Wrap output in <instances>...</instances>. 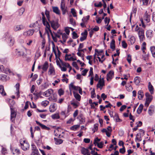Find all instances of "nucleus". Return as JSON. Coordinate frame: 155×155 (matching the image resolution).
Returning a JSON list of instances; mask_svg holds the SVG:
<instances>
[{
	"label": "nucleus",
	"mask_w": 155,
	"mask_h": 155,
	"mask_svg": "<svg viewBox=\"0 0 155 155\" xmlns=\"http://www.w3.org/2000/svg\"><path fill=\"white\" fill-rule=\"evenodd\" d=\"M48 67V62L47 61H45L44 64L43 65L42 67V68L43 71H46L47 70V69Z\"/></svg>",
	"instance_id": "nucleus-18"
},
{
	"label": "nucleus",
	"mask_w": 155,
	"mask_h": 155,
	"mask_svg": "<svg viewBox=\"0 0 155 155\" xmlns=\"http://www.w3.org/2000/svg\"><path fill=\"white\" fill-rule=\"evenodd\" d=\"M71 104L73 105L74 108H76L79 106L80 103L77 101H76L71 102Z\"/></svg>",
	"instance_id": "nucleus-28"
},
{
	"label": "nucleus",
	"mask_w": 155,
	"mask_h": 155,
	"mask_svg": "<svg viewBox=\"0 0 155 155\" xmlns=\"http://www.w3.org/2000/svg\"><path fill=\"white\" fill-rule=\"evenodd\" d=\"M140 78L138 76H136L134 79V82L137 85H138L140 82Z\"/></svg>",
	"instance_id": "nucleus-27"
},
{
	"label": "nucleus",
	"mask_w": 155,
	"mask_h": 155,
	"mask_svg": "<svg viewBox=\"0 0 155 155\" xmlns=\"http://www.w3.org/2000/svg\"><path fill=\"white\" fill-rule=\"evenodd\" d=\"M54 90L51 89H50L44 93V95L46 97H49L51 94H53Z\"/></svg>",
	"instance_id": "nucleus-9"
},
{
	"label": "nucleus",
	"mask_w": 155,
	"mask_h": 155,
	"mask_svg": "<svg viewBox=\"0 0 155 155\" xmlns=\"http://www.w3.org/2000/svg\"><path fill=\"white\" fill-rule=\"evenodd\" d=\"M81 152L84 155H86L89 152L88 149L83 147L81 150Z\"/></svg>",
	"instance_id": "nucleus-24"
},
{
	"label": "nucleus",
	"mask_w": 155,
	"mask_h": 155,
	"mask_svg": "<svg viewBox=\"0 0 155 155\" xmlns=\"http://www.w3.org/2000/svg\"><path fill=\"white\" fill-rule=\"evenodd\" d=\"M104 85V82L103 78H102V80L100 79L98 83L97 84V88H101V89L103 86Z\"/></svg>",
	"instance_id": "nucleus-11"
},
{
	"label": "nucleus",
	"mask_w": 155,
	"mask_h": 155,
	"mask_svg": "<svg viewBox=\"0 0 155 155\" xmlns=\"http://www.w3.org/2000/svg\"><path fill=\"white\" fill-rule=\"evenodd\" d=\"M24 26L22 25H17L14 26L13 30L15 31H17L24 29Z\"/></svg>",
	"instance_id": "nucleus-10"
},
{
	"label": "nucleus",
	"mask_w": 155,
	"mask_h": 155,
	"mask_svg": "<svg viewBox=\"0 0 155 155\" xmlns=\"http://www.w3.org/2000/svg\"><path fill=\"white\" fill-rule=\"evenodd\" d=\"M72 38L74 39H76L78 37L77 34L75 31H74L72 33Z\"/></svg>",
	"instance_id": "nucleus-51"
},
{
	"label": "nucleus",
	"mask_w": 155,
	"mask_h": 155,
	"mask_svg": "<svg viewBox=\"0 0 155 155\" xmlns=\"http://www.w3.org/2000/svg\"><path fill=\"white\" fill-rule=\"evenodd\" d=\"M41 14L42 16V20L43 23L45 26H46L47 25V21H46V19L45 18V16L44 13L43 12H42L41 13Z\"/></svg>",
	"instance_id": "nucleus-32"
},
{
	"label": "nucleus",
	"mask_w": 155,
	"mask_h": 155,
	"mask_svg": "<svg viewBox=\"0 0 155 155\" xmlns=\"http://www.w3.org/2000/svg\"><path fill=\"white\" fill-rule=\"evenodd\" d=\"M31 147L32 152H37L38 151V150L36 146L34 144H31Z\"/></svg>",
	"instance_id": "nucleus-42"
},
{
	"label": "nucleus",
	"mask_w": 155,
	"mask_h": 155,
	"mask_svg": "<svg viewBox=\"0 0 155 155\" xmlns=\"http://www.w3.org/2000/svg\"><path fill=\"white\" fill-rule=\"evenodd\" d=\"M100 140V139L98 138L97 137L96 138L94 139V144L95 145V146H96L97 142L98 143V142H99Z\"/></svg>",
	"instance_id": "nucleus-64"
},
{
	"label": "nucleus",
	"mask_w": 155,
	"mask_h": 155,
	"mask_svg": "<svg viewBox=\"0 0 155 155\" xmlns=\"http://www.w3.org/2000/svg\"><path fill=\"white\" fill-rule=\"evenodd\" d=\"M104 21L105 24L107 23V26L110 21V19L108 18L107 17H106L104 18Z\"/></svg>",
	"instance_id": "nucleus-56"
},
{
	"label": "nucleus",
	"mask_w": 155,
	"mask_h": 155,
	"mask_svg": "<svg viewBox=\"0 0 155 155\" xmlns=\"http://www.w3.org/2000/svg\"><path fill=\"white\" fill-rule=\"evenodd\" d=\"M129 38V41L130 42L131 45L134 44L135 41V39L134 36H129L128 37Z\"/></svg>",
	"instance_id": "nucleus-23"
},
{
	"label": "nucleus",
	"mask_w": 155,
	"mask_h": 155,
	"mask_svg": "<svg viewBox=\"0 0 155 155\" xmlns=\"http://www.w3.org/2000/svg\"><path fill=\"white\" fill-rule=\"evenodd\" d=\"M52 43H53V44L54 45V46H53L52 47L53 51L54 52V53L55 54L56 58H57V54L56 51V50L55 49V46L54 45V42H53Z\"/></svg>",
	"instance_id": "nucleus-54"
},
{
	"label": "nucleus",
	"mask_w": 155,
	"mask_h": 155,
	"mask_svg": "<svg viewBox=\"0 0 155 155\" xmlns=\"http://www.w3.org/2000/svg\"><path fill=\"white\" fill-rule=\"evenodd\" d=\"M58 93L59 95L61 96L64 94V91L62 88H60L58 90Z\"/></svg>",
	"instance_id": "nucleus-44"
},
{
	"label": "nucleus",
	"mask_w": 155,
	"mask_h": 155,
	"mask_svg": "<svg viewBox=\"0 0 155 155\" xmlns=\"http://www.w3.org/2000/svg\"><path fill=\"white\" fill-rule=\"evenodd\" d=\"M53 97V101L56 102L57 101V94H53V95L52 96Z\"/></svg>",
	"instance_id": "nucleus-59"
},
{
	"label": "nucleus",
	"mask_w": 155,
	"mask_h": 155,
	"mask_svg": "<svg viewBox=\"0 0 155 155\" xmlns=\"http://www.w3.org/2000/svg\"><path fill=\"white\" fill-rule=\"evenodd\" d=\"M53 12L56 13L57 14L59 15L60 14V11L58 8L57 7H52Z\"/></svg>",
	"instance_id": "nucleus-29"
},
{
	"label": "nucleus",
	"mask_w": 155,
	"mask_h": 155,
	"mask_svg": "<svg viewBox=\"0 0 155 155\" xmlns=\"http://www.w3.org/2000/svg\"><path fill=\"white\" fill-rule=\"evenodd\" d=\"M148 89L151 94L153 93V88L150 82L148 83Z\"/></svg>",
	"instance_id": "nucleus-25"
},
{
	"label": "nucleus",
	"mask_w": 155,
	"mask_h": 155,
	"mask_svg": "<svg viewBox=\"0 0 155 155\" xmlns=\"http://www.w3.org/2000/svg\"><path fill=\"white\" fill-rule=\"evenodd\" d=\"M73 94L74 95V97L77 101H80L81 100V96L77 93L74 91L73 92Z\"/></svg>",
	"instance_id": "nucleus-17"
},
{
	"label": "nucleus",
	"mask_w": 155,
	"mask_h": 155,
	"mask_svg": "<svg viewBox=\"0 0 155 155\" xmlns=\"http://www.w3.org/2000/svg\"><path fill=\"white\" fill-rule=\"evenodd\" d=\"M79 127L80 125H74L71 127L70 129L71 130L75 131Z\"/></svg>",
	"instance_id": "nucleus-37"
},
{
	"label": "nucleus",
	"mask_w": 155,
	"mask_h": 155,
	"mask_svg": "<svg viewBox=\"0 0 155 155\" xmlns=\"http://www.w3.org/2000/svg\"><path fill=\"white\" fill-rule=\"evenodd\" d=\"M41 92L40 91L39 92L36 93L35 92L33 93V94L35 95L37 97L36 99H38V97L41 95Z\"/></svg>",
	"instance_id": "nucleus-52"
},
{
	"label": "nucleus",
	"mask_w": 155,
	"mask_h": 155,
	"mask_svg": "<svg viewBox=\"0 0 155 155\" xmlns=\"http://www.w3.org/2000/svg\"><path fill=\"white\" fill-rule=\"evenodd\" d=\"M61 8L62 12L63 14H64L66 12V9L65 8V3L64 0H61Z\"/></svg>",
	"instance_id": "nucleus-5"
},
{
	"label": "nucleus",
	"mask_w": 155,
	"mask_h": 155,
	"mask_svg": "<svg viewBox=\"0 0 155 155\" xmlns=\"http://www.w3.org/2000/svg\"><path fill=\"white\" fill-rule=\"evenodd\" d=\"M143 105L142 104H140L137 110V113L138 114H140L141 113L143 108Z\"/></svg>",
	"instance_id": "nucleus-22"
},
{
	"label": "nucleus",
	"mask_w": 155,
	"mask_h": 155,
	"mask_svg": "<svg viewBox=\"0 0 155 155\" xmlns=\"http://www.w3.org/2000/svg\"><path fill=\"white\" fill-rule=\"evenodd\" d=\"M72 65L76 69H78V67L76 62H73L72 63Z\"/></svg>",
	"instance_id": "nucleus-63"
},
{
	"label": "nucleus",
	"mask_w": 155,
	"mask_h": 155,
	"mask_svg": "<svg viewBox=\"0 0 155 155\" xmlns=\"http://www.w3.org/2000/svg\"><path fill=\"white\" fill-rule=\"evenodd\" d=\"M55 104H53L52 105H51L49 107V111L51 112H53L55 110Z\"/></svg>",
	"instance_id": "nucleus-31"
},
{
	"label": "nucleus",
	"mask_w": 155,
	"mask_h": 155,
	"mask_svg": "<svg viewBox=\"0 0 155 155\" xmlns=\"http://www.w3.org/2000/svg\"><path fill=\"white\" fill-rule=\"evenodd\" d=\"M35 122L36 124L39 125L42 129L46 130H50L49 127H46L45 125L42 124L38 121L36 120Z\"/></svg>",
	"instance_id": "nucleus-12"
},
{
	"label": "nucleus",
	"mask_w": 155,
	"mask_h": 155,
	"mask_svg": "<svg viewBox=\"0 0 155 155\" xmlns=\"http://www.w3.org/2000/svg\"><path fill=\"white\" fill-rule=\"evenodd\" d=\"M154 106L151 105L149 107L148 110V113L151 116L153 115L154 112V110L153 109Z\"/></svg>",
	"instance_id": "nucleus-14"
},
{
	"label": "nucleus",
	"mask_w": 155,
	"mask_h": 155,
	"mask_svg": "<svg viewBox=\"0 0 155 155\" xmlns=\"http://www.w3.org/2000/svg\"><path fill=\"white\" fill-rule=\"evenodd\" d=\"M80 87H79L76 86L74 85L72 83H71L69 86V88L70 90L71 89H72L76 91L78 90Z\"/></svg>",
	"instance_id": "nucleus-19"
},
{
	"label": "nucleus",
	"mask_w": 155,
	"mask_h": 155,
	"mask_svg": "<svg viewBox=\"0 0 155 155\" xmlns=\"http://www.w3.org/2000/svg\"><path fill=\"white\" fill-rule=\"evenodd\" d=\"M8 41H9V45L12 46L14 44L15 40L14 38L12 37H9L8 39Z\"/></svg>",
	"instance_id": "nucleus-15"
},
{
	"label": "nucleus",
	"mask_w": 155,
	"mask_h": 155,
	"mask_svg": "<svg viewBox=\"0 0 155 155\" xmlns=\"http://www.w3.org/2000/svg\"><path fill=\"white\" fill-rule=\"evenodd\" d=\"M10 108L11 111V113H16V112L15 111V109L14 107L13 106H10Z\"/></svg>",
	"instance_id": "nucleus-62"
},
{
	"label": "nucleus",
	"mask_w": 155,
	"mask_h": 155,
	"mask_svg": "<svg viewBox=\"0 0 155 155\" xmlns=\"http://www.w3.org/2000/svg\"><path fill=\"white\" fill-rule=\"evenodd\" d=\"M91 98H93L95 97V93L94 89L91 92Z\"/></svg>",
	"instance_id": "nucleus-58"
},
{
	"label": "nucleus",
	"mask_w": 155,
	"mask_h": 155,
	"mask_svg": "<svg viewBox=\"0 0 155 155\" xmlns=\"http://www.w3.org/2000/svg\"><path fill=\"white\" fill-rule=\"evenodd\" d=\"M9 103V105L10 107L11 106L14 107V105L15 104V101L14 100L12 99H10Z\"/></svg>",
	"instance_id": "nucleus-49"
},
{
	"label": "nucleus",
	"mask_w": 155,
	"mask_h": 155,
	"mask_svg": "<svg viewBox=\"0 0 155 155\" xmlns=\"http://www.w3.org/2000/svg\"><path fill=\"white\" fill-rule=\"evenodd\" d=\"M145 95L146 97V101L145 105V106L148 107L149 106L150 103L151 101L153 99V96L150 95L148 92L146 93Z\"/></svg>",
	"instance_id": "nucleus-2"
},
{
	"label": "nucleus",
	"mask_w": 155,
	"mask_h": 155,
	"mask_svg": "<svg viewBox=\"0 0 155 155\" xmlns=\"http://www.w3.org/2000/svg\"><path fill=\"white\" fill-rule=\"evenodd\" d=\"M54 72V68L53 66L50 64L49 70V72L50 73V74H51Z\"/></svg>",
	"instance_id": "nucleus-33"
},
{
	"label": "nucleus",
	"mask_w": 155,
	"mask_h": 155,
	"mask_svg": "<svg viewBox=\"0 0 155 155\" xmlns=\"http://www.w3.org/2000/svg\"><path fill=\"white\" fill-rule=\"evenodd\" d=\"M88 71V69H85L82 71V75L83 76H85Z\"/></svg>",
	"instance_id": "nucleus-60"
},
{
	"label": "nucleus",
	"mask_w": 155,
	"mask_h": 155,
	"mask_svg": "<svg viewBox=\"0 0 155 155\" xmlns=\"http://www.w3.org/2000/svg\"><path fill=\"white\" fill-rule=\"evenodd\" d=\"M113 118L114 120H115L116 122H120L122 121V120L119 118L118 114L117 113H115V115Z\"/></svg>",
	"instance_id": "nucleus-13"
},
{
	"label": "nucleus",
	"mask_w": 155,
	"mask_h": 155,
	"mask_svg": "<svg viewBox=\"0 0 155 155\" xmlns=\"http://www.w3.org/2000/svg\"><path fill=\"white\" fill-rule=\"evenodd\" d=\"M49 103V101H42L41 103V105L42 106L46 107L48 105Z\"/></svg>",
	"instance_id": "nucleus-53"
},
{
	"label": "nucleus",
	"mask_w": 155,
	"mask_h": 155,
	"mask_svg": "<svg viewBox=\"0 0 155 155\" xmlns=\"http://www.w3.org/2000/svg\"><path fill=\"white\" fill-rule=\"evenodd\" d=\"M150 50L153 57L155 58V47L154 46L151 47Z\"/></svg>",
	"instance_id": "nucleus-41"
},
{
	"label": "nucleus",
	"mask_w": 155,
	"mask_h": 155,
	"mask_svg": "<svg viewBox=\"0 0 155 155\" xmlns=\"http://www.w3.org/2000/svg\"><path fill=\"white\" fill-rule=\"evenodd\" d=\"M87 32L86 30H85L84 32L81 33V35L82 36L80 38V40L81 41H83L86 39L87 35Z\"/></svg>",
	"instance_id": "nucleus-4"
},
{
	"label": "nucleus",
	"mask_w": 155,
	"mask_h": 155,
	"mask_svg": "<svg viewBox=\"0 0 155 155\" xmlns=\"http://www.w3.org/2000/svg\"><path fill=\"white\" fill-rule=\"evenodd\" d=\"M153 31L151 30H147L146 32V35L148 37H151L152 36Z\"/></svg>",
	"instance_id": "nucleus-39"
},
{
	"label": "nucleus",
	"mask_w": 155,
	"mask_h": 155,
	"mask_svg": "<svg viewBox=\"0 0 155 155\" xmlns=\"http://www.w3.org/2000/svg\"><path fill=\"white\" fill-rule=\"evenodd\" d=\"M49 22L51 24V27L54 30H56L59 27V25L58 23V20L50 21L49 19Z\"/></svg>",
	"instance_id": "nucleus-1"
},
{
	"label": "nucleus",
	"mask_w": 155,
	"mask_h": 155,
	"mask_svg": "<svg viewBox=\"0 0 155 155\" xmlns=\"http://www.w3.org/2000/svg\"><path fill=\"white\" fill-rule=\"evenodd\" d=\"M112 106V105L110 103H109L107 105H106L105 106L103 107V105H101L100 106V107L101 108L100 110L101 111L103 110L105 108H108L110 107V108Z\"/></svg>",
	"instance_id": "nucleus-26"
},
{
	"label": "nucleus",
	"mask_w": 155,
	"mask_h": 155,
	"mask_svg": "<svg viewBox=\"0 0 155 155\" xmlns=\"http://www.w3.org/2000/svg\"><path fill=\"white\" fill-rule=\"evenodd\" d=\"M98 124H94V128L92 129V130L93 131V133H94L95 131H97L98 129Z\"/></svg>",
	"instance_id": "nucleus-45"
},
{
	"label": "nucleus",
	"mask_w": 155,
	"mask_h": 155,
	"mask_svg": "<svg viewBox=\"0 0 155 155\" xmlns=\"http://www.w3.org/2000/svg\"><path fill=\"white\" fill-rule=\"evenodd\" d=\"M85 17H83L82 19V21H83V22H82L80 24L82 28L86 27V26L84 25V24L87 22V21H84V20H85Z\"/></svg>",
	"instance_id": "nucleus-35"
},
{
	"label": "nucleus",
	"mask_w": 155,
	"mask_h": 155,
	"mask_svg": "<svg viewBox=\"0 0 155 155\" xmlns=\"http://www.w3.org/2000/svg\"><path fill=\"white\" fill-rule=\"evenodd\" d=\"M16 115V113H11V120L13 122L15 120L14 118L15 117Z\"/></svg>",
	"instance_id": "nucleus-38"
},
{
	"label": "nucleus",
	"mask_w": 155,
	"mask_h": 155,
	"mask_svg": "<svg viewBox=\"0 0 155 155\" xmlns=\"http://www.w3.org/2000/svg\"><path fill=\"white\" fill-rule=\"evenodd\" d=\"M119 152L120 153H122V154H124L125 153V148L124 146H123L122 148H120V149Z\"/></svg>",
	"instance_id": "nucleus-50"
},
{
	"label": "nucleus",
	"mask_w": 155,
	"mask_h": 155,
	"mask_svg": "<svg viewBox=\"0 0 155 155\" xmlns=\"http://www.w3.org/2000/svg\"><path fill=\"white\" fill-rule=\"evenodd\" d=\"M115 41L114 39H113L110 43V48L114 51L115 49Z\"/></svg>",
	"instance_id": "nucleus-21"
},
{
	"label": "nucleus",
	"mask_w": 155,
	"mask_h": 155,
	"mask_svg": "<svg viewBox=\"0 0 155 155\" xmlns=\"http://www.w3.org/2000/svg\"><path fill=\"white\" fill-rule=\"evenodd\" d=\"M138 98L139 100H141L143 97L144 95L142 90H139L138 92Z\"/></svg>",
	"instance_id": "nucleus-16"
},
{
	"label": "nucleus",
	"mask_w": 155,
	"mask_h": 155,
	"mask_svg": "<svg viewBox=\"0 0 155 155\" xmlns=\"http://www.w3.org/2000/svg\"><path fill=\"white\" fill-rule=\"evenodd\" d=\"M150 14L148 13L147 12H146L143 17L144 20L146 21L147 23H149L150 21Z\"/></svg>",
	"instance_id": "nucleus-7"
},
{
	"label": "nucleus",
	"mask_w": 155,
	"mask_h": 155,
	"mask_svg": "<svg viewBox=\"0 0 155 155\" xmlns=\"http://www.w3.org/2000/svg\"><path fill=\"white\" fill-rule=\"evenodd\" d=\"M127 60L129 64H130L131 61V56L130 54H128L127 58Z\"/></svg>",
	"instance_id": "nucleus-55"
},
{
	"label": "nucleus",
	"mask_w": 155,
	"mask_h": 155,
	"mask_svg": "<svg viewBox=\"0 0 155 155\" xmlns=\"http://www.w3.org/2000/svg\"><path fill=\"white\" fill-rule=\"evenodd\" d=\"M137 11V8L136 7H133V9H132V12L131 13V14H130V21H131V18L132 17V14L134 13L135 14H136V13Z\"/></svg>",
	"instance_id": "nucleus-36"
},
{
	"label": "nucleus",
	"mask_w": 155,
	"mask_h": 155,
	"mask_svg": "<svg viewBox=\"0 0 155 155\" xmlns=\"http://www.w3.org/2000/svg\"><path fill=\"white\" fill-rule=\"evenodd\" d=\"M45 26L46 27V28L45 29V32L47 34L48 37H49L50 36L49 33L48 31V30L51 34L52 37H53V36H54L52 33L51 30L50 29V25L48 22H47V25Z\"/></svg>",
	"instance_id": "nucleus-3"
},
{
	"label": "nucleus",
	"mask_w": 155,
	"mask_h": 155,
	"mask_svg": "<svg viewBox=\"0 0 155 155\" xmlns=\"http://www.w3.org/2000/svg\"><path fill=\"white\" fill-rule=\"evenodd\" d=\"M3 71H4V73H5L6 74H10L12 72L10 70V69L8 68L5 69L4 70H3Z\"/></svg>",
	"instance_id": "nucleus-47"
},
{
	"label": "nucleus",
	"mask_w": 155,
	"mask_h": 155,
	"mask_svg": "<svg viewBox=\"0 0 155 155\" xmlns=\"http://www.w3.org/2000/svg\"><path fill=\"white\" fill-rule=\"evenodd\" d=\"M0 93L3 96H5L6 94L4 91V87L2 85H0Z\"/></svg>",
	"instance_id": "nucleus-20"
},
{
	"label": "nucleus",
	"mask_w": 155,
	"mask_h": 155,
	"mask_svg": "<svg viewBox=\"0 0 155 155\" xmlns=\"http://www.w3.org/2000/svg\"><path fill=\"white\" fill-rule=\"evenodd\" d=\"M49 86V85L47 82H45L44 83V85H42V89H45L48 87Z\"/></svg>",
	"instance_id": "nucleus-61"
},
{
	"label": "nucleus",
	"mask_w": 155,
	"mask_h": 155,
	"mask_svg": "<svg viewBox=\"0 0 155 155\" xmlns=\"http://www.w3.org/2000/svg\"><path fill=\"white\" fill-rule=\"evenodd\" d=\"M20 144L21 145V148L24 150H26L29 149V145L28 143H25L23 144L22 143L20 142Z\"/></svg>",
	"instance_id": "nucleus-8"
},
{
	"label": "nucleus",
	"mask_w": 155,
	"mask_h": 155,
	"mask_svg": "<svg viewBox=\"0 0 155 155\" xmlns=\"http://www.w3.org/2000/svg\"><path fill=\"white\" fill-rule=\"evenodd\" d=\"M61 35H62L63 40V42H65L67 39L68 38V36L65 33H62Z\"/></svg>",
	"instance_id": "nucleus-34"
},
{
	"label": "nucleus",
	"mask_w": 155,
	"mask_h": 155,
	"mask_svg": "<svg viewBox=\"0 0 155 155\" xmlns=\"http://www.w3.org/2000/svg\"><path fill=\"white\" fill-rule=\"evenodd\" d=\"M114 75V71H110L107 74V80L108 81H110L113 78Z\"/></svg>",
	"instance_id": "nucleus-6"
},
{
	"label": "nucleus",
	"mask_w": 155,
	"mask_h": 155,
	"mask_svg": "<svg viewBox=\"0 0 155 155\" xmlns=\"http://www.w3.org/2000/svg\"><path fill=\"white\" fill-rule=\"evenodd\" d=\"M34 31L33 30H29L27 32V35L28 36L32 35L34 33Z\"/></svg>",
	"instance_id": "nucleus-43"
},
{
	"label": "nucleus",
	"mask_w": 155,
	"mask_h": 155,
	"mask_svg": "<svg viewBox=\"0 0 155 155\" xmlns=\"http://www.w3.org/2000/svg\"><path fill=\"white\" fill-rule=\"evenodd\" d=\"M51 117L53 119H57L59 118L60 116L58 114L56 113L52 115Z\"/></svg>",
	"instance_id": "nucleus-40"
},
{
	"label": "nucleus",
	"mask_w": 155,
	"mask_h": 155,
	"mask_svg": "<svg viewBox=\"0 0 155 155\" xmlns=\"http://www.w3.org/2000/svg\"><path fill=\"white\" fill-rule=\"evenodd\" d=\"M7 77V75L5 74L0 75V79L3 81H6L8 80Z\"/></svg>",
	"instance_id": "nucleus-30"
},
{
	"label": "nucleus",
	"mask_w": 155,
	"mask_h": 155,
	"mask_svg": "<svg viewBox=\"0 0 155 155\" xmlns=\"http://www.w3.org/2000/svg\"><path fill=\"white\" fill-rule=\"evenodd\" d=\"M122 46L124 48H125L127 47V44L125 42V41H123L122 42Z\"/></svg>",
	"instance_id": "nucleus-57"
},
{
	"label": "nucleus",
	"mask_w": 155,
	"mask_h": 155,
	"mask_svg": "<svg viewBox=\"0 0 155 155\" xmlns=\"http://www.w3.org/2000/svg\"><path fill=\"white\" fill-rule=\"evenodd\" d=\"M144 31L142 29H140L138 32L139 36L144 35Z\"/></svg>",
	"instance_id": "nucleus-46"
},
{
	"label": "nucleus",
	"mask_w": 155,
	"mask_h": 155,
	"mask_svg": "<svg viewBox=\"0 0 155 155\" xmlns=\"http://www.w3.org/2000/svg\"><path fill=\"white\" fill-rule=\"evenodd\" d=\"M97 147L99 148H101L103 147V145L104 144V142L103 141H101L100 142V143L97 142Z\"/></svg>",
	"instance_id": "nucleus-48"
}]
</instances>
